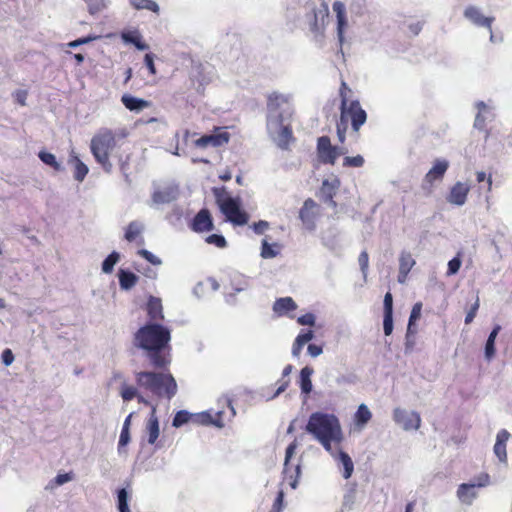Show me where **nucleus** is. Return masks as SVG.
<instances>
[{
    "instance_id": "1",
    "label": "nucleus",
    "mask_w": 512,
    "mask_h": 512,
    "mask_svg": "<svg viewBox=\"0 0 512 512\" xmlns=\"http://www.w3.org/2000/svg\"><path fill=\"white\" fill-rule=\"evenodd\" d=\"M170 341V331L159 324H148L135 335V344L149 352L148 356L155 367H164L169 360L160 354Z\"/></svg>"
},
{
    "instance_id": "2",
    "label": "nucleus",
    "mask_w": 512,
    "mask_h": 512,
    "mask_svg": "<svg viewBox=\"0 0 512 512\" xmlns=\"http://www.w3.org/2000/svg\"><path fill=\"white\" fill-rule=\"evenodd\" d=\"M306 431L317 439L326 451H332V443L340 444L343 435L338 418L333 414L314 412L310 415Z\"/></svg>"
},
{
    "instance_id": "3",
    "label": "nucleus",
    "mask_w": 512,
    "mask_h": 512,
    "mask_svg": "<svg viewBox=\"0 0 512 512\" xmlns=\"http://www.w3.org/2000/svg\"><path fill=\"white\" fill-rule=\"evenodd\" d=\"M140 389L150 392L159 398L172 399L177 393V383L169 373L142 371L135 374Z\"/></svg>"
},
{
    "instance_id": "4",
    "label": "nucleus",
    "mask_w": 512,
    "mask_h": 512,
    "mask_svg": "<svg viewBox=\"0 0 512 512\" xmlns=\"http://www.w3.org/2000/svg\"><path fill=\"white\" fill-rule=\"evenodd\" d=\"M353 92L342 80L339 88L340 119L337 128H360L367 119L366 111L361 107L358 100H350Z\"/></svg>"
},
{
    "instance_id": "5",
    "label": "nucleus",
    "mask_w": 512,
    "mask_h": 512,
    "mask_svg": "<svg viewBox=\"0 0 512 512\" xmlns=\"http://www.w3.org/2000/svg\"><path fill=\"white\" fill-rule=\"evenodd\" d=\"M268 117L276 128H291L294 109L288 95L273 92L267 100Z\"/></svg>"
},
{
    "instance_id": "6",
    "label": "nucleus",
    "mask_w": 512,
    "mask_h": 512,
    "mask_svg": "<svg viewBox=\"0 0 512 512\" xmlns=\"http://www.w3.org/2000/svg\"><path fill=\"white\" fill-rule=\"evenodd\" d=\"M117 146L115 135L109 130L95 136L91 140V152L98 163L109 172L112 164L109 161V156Z\"/></svg>"
},
{
    "instance_id": "7",
    "label": "nucleus",
    "mask_w": 512,
    "mask_h": 512,
    "mask_svg": "<svg viewBox=\"0 0 512 512\" xmlns=\"http://www.w3.org/2000/svg\"><path fill=\"white\" fill-rule=\"evenodd\" d=\"M490 477L487 473H481L472 483H462L457 490L459 500L466 504H471L476 498V488L485 487L489 484Z\"/></svg>"
},
{
    "instance_id": "8",
    "label": "nucleus",
    "mask_w": 512,
    "mask_h": 512,
    "mask_svg": "<svg viewBox=\"0 0 512 512\" xmlns=\"http://www.w3.org/2000/svg\"><path fill=\"white\" fill-rule=\"evenodd\" d=\"M319 216L320 206L312 198L306 199L299 210V219L303 227L308 231H314Z\"/></svg>"
},
{
    "instance_id": "9",
    "label": "nucleus",
    "mask_w": 512,
    "mask_h": 512,
    "mask_svg": "<svg viewBox=\"0 0 512 512\" xmlns=\"http://www.w3.org/2000/svg\"><path fill=\"white\" fill-rule=\"evenodd\" d=\"M343 152L331 144L330 138L322 136L317 141V157L320 163L334 165Z\"/></svg>"
},
{
    "instance_id": "10",
    "label": "nucleus",
    "mask_w": 512,
    "mask_h": 512,
    "mask_svg": "<svg viewBox=\"0 0 512 512\" xmlns=\"http://www.w3.org/2000/svg\"><path fill=\"white\" fill-rule=\"evenodd\" d=\"M340 186L341 181L337 176H333L331 179H324L317 196L322 202L328 204L331 208L336 209L338 204L334 198L337 195Z\"/></svg>"
},
{
    "instance_id": "11",
    "label": "nucleus",
    "mask_w": 512,
    "mask_h": 512,
    "mask_svg": "<svg viewBox=\"0 0 512 512\" xmlns=\"http://www.w3.org/2000/svg\"><path fill=\"white\" fill-rule=\"evenodd\" d=\"M297 449V441L294 440L292 443L288 445L285 453V461H284V474L285 477L289 480V484L292 488H296L298 478L300 476V465H291L290 460L295 454Z\"/></svg>"
},
{
    "instance_id": "12",
    "label": "nucleus",
    "mask_w": 512,
    "mask_h": 512,
    "mask_svg": "<svg viewBox=\"0 0 512 512\" xmlns=\"http://www.w3.org/2000/svg\"><path fill=\"white\" fill-rule=\"evenodd\" d=\"M220 211L225 215L226 219L233 223L234 225H245L249 220L248 214L241 209L240 204L237 199H233L220 209Z\"/></svg>"
},
{
    "instance_id": "13",
    "label": "nucleus",
    "mask_w": 512,
    "mask_h": 512,
    "mask_svg": "<svg viewBox=\"0 0 512 512\" xmlns=\"http://www.w3.org/2000/svg\"><path fill=\"white\" fill-rule=\"evenodd\" d=\"M449 167L446 160H436L433 167L426 173L422 187L428 192L435 181H441Z\"/></svg>"
},
{
    "instance_id": "14",
    "label": "nucleus",
    "mask_w": 512,
    "mask_h": 512,
    "mask_svg": "<svg viewBox=\"0 0 512 512\" xmlns=\"http://www.w3.org/2000/svg\"><path fill=\"white\" fill-rule=\"evenodd\" d=\"M395 422L400 424L405 430L418 429L421 424V418L418 413L410 412L396 408L393 413Z\"/></svg>"
},
{
    "instance_id": "15",
    "label": "nucleus",
    "mask_w": 512,
    "mask_h": 512,
    "mask_svg": "<svg viewBox=\"0 0 512 512\" xmlns=\"http://www.w3.org/2000/svg\"><path fill=\"white\" fill-rule=\"evenodd\" d=\"M477 114L474 121V128H485L488 125H492L495 120V113L493 108L480 101L476 104Z\"/></svg>"
},
{
    "instance_id": "16",
    "label": "nucleus",
    "mask_w": 512,
    "mask_h": 512,
    "mask_svg": "<svg viewBox=\"0 0 512 512\" xmlns=\"http://www.w3.org/2000/svg\"><path fill=\"white\" fill-rule=\"evenodd\" d=\"M179 192L177 186H167L162 189L155 190L152 195L151 206L168 204L178 198Z\"/></svg>"
},
{
    "instance_id": "17",
    "label": "nucleus",
    "mask_w": 512,
    "mask_h": 512,
    "mask_svg": "<svg viewBox=\"0 0 512 512\" xmlns=\"http://www.w3.org/2000/svg\"><path fill=\"white\" fill-rule=\"evenodd\" d=\"M470 187L462 182L455 183L447 196V201L451 204L462 206L467 200Z\"/></svg>"
},
{
    "instance_id": "18",
    "label": "nucleus",
    "mask_w": 512,
    "mask_h": 512,
    "mask_svg": "<svg viewBox=\"0 0 512 512\" xmlns=\"http://www.w3.org/2000/svg\"><path fill=\"white\" fill-rule=\"evenodd\" d=\"M333 11L336 13L337 18V35L340 45L344 42V31L348 25L346 18V8L344 3L341 1H335L333 3Z\"/></svg>"
},
{
    "instance_id": "19",
    "label": "nucleus",
    "mask_w": 512,
    "mask_h": 512,
    "mask_svg": "<svg viewBox=\"0 0 512 512\" xmlns=\"http://www.w3.org/2000/svg\"><path fill=\"white\" fill-rule=\"evenodd\" d=\"M229 140L227 133L205 135L195 140V145L200 148L219 147Z\"/></svg>"
},
{
    "instance_id": "20",
    "label": "nucleus",
    "mask_w": 512,
    "mask_h": 512,
    "mask_svg": "<svg viewBox=\"0 0 512 512\" xmlns=\"http://www.w3.org/2000/svg\"><path fill=\"white\" fill-rule=\"evenodd\" d=\"M416 264L410 252L403 251L399 257V273L398 282L403 284L406 282L407 277L411 269Z\"/></svg>"
},
{
    "instance_id": "21",
    "label": "nucleus",
    "mask_w": 512,
    "mask_h": 512,
    "mask_svg": "<svg viewBox=\"0 0 512 512\" xmlns=\"http://www.w3.org/2000/svg\"><path fill=\"white\" fill-rule=\"evenodd\" d=\"M464 16L475 25L486 27L491 30L494 18L483 16L478 8L474 6H468L464 11Z\"/></svg>"
},
{
    "instance_id": "22",
    "label": "nucleus",
    "mask_w": 512,
    "mask_h": 512,
    "mask_svg": "<svg viewBox=\"0 0 512 512\" xmlns=\"http://www.w3.org/2000/svg\"><path fill=\"white\" fill-rule=\"evenodd\" d=\"M192 229L196 232H204L213 229L210 213L206 209L200 210L193 219Z\"/></svg>"
},
{
    "instance_id": "23",
    "label": "nucleus",
    "mask_w": 512,
    "mask_h": 512,
    "mask_svg": "<svg viewBox=\"0 0 512 512\" xmlns=\"http://www.w3.org/2000/svg\"><path fill=\"white\" fill-rule=\"evenodd\" d=\"M282 245L274 241L272 236L266 235L262 239L261 256L263 258H273L280 254Z\"/></svg>"
},
{
    "instance_id": "24",
    "label": "nucleus",
    "mask_w": 512,
    "mask_h": 512,
    "mask_svg": "<svg viewBox=\"0 0 512 512\" xmlns=\"http://www.w3.org/2000/svg\"><path fill=\"white\" fill-rule=\"evenodd\" d=\"M510 433L502 429L498 432L496 437V443L494 445V453L501 462L507 461L506 444L509 440Z\"/></svg>"
},
{
    "instance_id": "25",
    "label": "nucleus",
    "mask_w": 512,
    "mask_h": 512,
    "mask_svg": "<svg viewBox=\"0 0 512 512\" xmlns=\"http://www.w3.org/2000/svg\"><path fill=\"white\" fill-rule=\"evenodd\" d=\"M121 102L128 110L133 112H140L150 106L149 101L132 96L130 94H124L121 97Z\"/></svg>"
},
{
    "instance_id": "26",
    "label": "nucleus",
    "mask_w": 512,
    "mask_h": 512,
    "mask_svg": "<svg viewBox=\"0 0 512 512\" xmlns=\"http://www.w3.org/2000/svg\"><path fill=\"white\" fill-rule=\"evenodd\" d=\"M146 433L148 435V443L154 444L156 440L159 437L160 434V428H159V421L156 416V408L155 406L152 407V411L150 414V417L146 424Z\"/></svg>"
},
{
    "instance_id": "27",
    "label": "nucleus",
    "mask_w": 512,
    "mask_h": 512,
    "mask_svg": "<svg viewBox=\"0 0 512 512\" xmlns=\"http://www.w3.org/2000/svg\"><path fill=\"white\" fill-rule=\"evenodd\" d=\"M296 309L297 304L291 297L279 298L273 305L274 312L279 316L288 315L290 312H293Z\"/></svg>"
},
{
    "instance_id": "28",
    "label": "nucleus",
    "mask_w": 512,
    "mask_h": 512,
    "mask_svg": "<svg viewBox=\"0 0 512 512\" xmlns=\"http://www.w3.org/2000/svg\"><path fill=\"white\" fill-rule=\"evenodd\" d=\"M68 163L74 166V178L77 181L82 182L89 171L86 164H84L73 151L70 154Z\"/></svg>"
},
{
    "instance_id": "29",
    "label": "nucleus",
    "mask_w": 512,
    "mask_h": 512,
    "mask_svg": "<svg viewBox=\"0 0 512 512\" xmlns=\"http://www.w3.org/2000/svg\"><path fill=\"white\" fill-rule=\"evenodd\" d=\"M121 37L125 43L133 44L140 51L149 49V46L142 41V37L137 31L123 32Z\"/></svg>"
},
{
    "instance_id": "30",
    "label": "nucleus",
    "mask_w": 512,
    "mask_h": 512,
    "mask_svg": "<svg viewBox=\"0 0 512 512\" xmlns=\"http://www.w3.org/2000/svg\"><path fill=\"white\" fill-rule=\"evenodd\" d=\"M119 284L122 290H130L138 282V276L130 271L123 269L119 270L118 273Z\"/></svg>"
},
{
    "instance_id": "31",
    "label": "nucleus",
    "mask_w": 512,
    "mask_h": 512,
    "mask_svg": "<svg viewBox=\"0 0 512 512\" xmlns=\"http://www.w3.org/2000/svg\"><path fill=\"white\" fill-rule=\"evenodd\" d=\"M148 314L152 320L163 319L162 302L160 298L151 296L147 304Z\"/></svg>"
},
{
    "instance_id": "32",
    "label": "nucleus",
    "mask_w": 512,
    "mask_h": 512,
    "mask_svg": "<svg viewBox=\"0 0 512 512\" xmlns=\"http://www.w3.org/2000/svg\"><path fill=\"white\" fill-rule=\"evenodd\" d=\"M314 370L313 368L306 366L301 369L300 371V379L299 384L302 393L309 394L312 391V381L311 376L313 374Z\"/></svg>"
},
{
    "instance_id": "33",
    "label": "nucleus",
    "mask_w": 512,
    "mask_h": 512,
    "mask_svg": "<svg viewBox=\"0 0 512 512\" xmlns=\"http://www.w3.org/2000/svg\"><path fill=\"white\" fill-rule=\"evenodd\" d=\"M338 460L343 466L342 475H343L344 479H349L352 476V473L354 471V464H353L351 457L346 452L340 451Z\"/></svg>"
},
{
    "instance_id": "34",
    "label": "nucleus",
    "mask_w": 512,
    "mask_h": 512,
    "mask_svg": "<svg viewBox=\"0 0 512 512\" xmlns=\"http://www.w3.org/2000/svg\"><path fill=\"white\" fill-rule=\"evenodd\" d=\"M372 418V413L369 410V408L365 404L359 405L355 415H354V422L358 426H364L366 425Z\"/></svg>"
},
{
    "instance_id": "35",
    "label": "nucleus",
    "mask_w": 512,
    "mask_h": 512,
    "mask_svg": "<svg viewBox=\"0 0 512 512\" xmlns=\"http://www.w3.org/2000/svg\"><path fill=\"white\" fill-rule=\"evenodd\" d=\"M130 5L136 10H149L154 13H159V5L154 0H129Z\"/></svg>"
},
{
    "instance_id": "36",
    "label": "nucleus",
    "mask_w": 512,
    "mask_h": 512,
    "mask_svg": "<svg viewBox=\"0 0 512 512\" xmlns=\"http://www.w3.org/2000/svg\"><path fill=\"white\" fill-rule=\"evenodd\" d=\"M501 327L496 325L488 336L485 345V355L488 359L492 358L495 354V339L500 331Z\"/></svg>"
},
{
    "instance_id": "37",
    "label": "nucleus",
    "mask_w": 512,
    "mask_h": 512,
    "mask_svg": "<svg viewBox=\"0 0 512 512\" xmlns=\"http://www.w3.org/2000/svg\"><path fill=\"white\" fill-rule=\"evenodd\" d=\"M131 418H132V413L127 416V418L125 419V421L123 423L122 431H121L120 438H119V446H118L119 453H121L122 447L127 445L130 441L129 428H130V424H131Z\"/></svg>"
},
{
    "instance_id": "38",
    "label": "nucleus",
    "mask_w": 512,
    "mask_h": 512,
    "mask_svg": "<svg viewBox=\"0 0 512 512\" xmlns=\"http://www.w3.org/2000/svg\"><path fill=\"white\" fill-rule=\"evenodd\" d=\"M213 195L220 209L234 199L225 187L213 188Z\"/></svg>"
},
{
    "instance_id": "39",
    "label": "nucleus",
    "mask_w": 512,
    "mask_h": 512,
    "mask_svg": "<svg viewBox=\"0 0 512 512\" xmlns=\"http://www.w3.org/2000/svg\"><path fill=\"white\" fill-rule=\"evenodd\" d=\"M119 260H120V254L116 251H113L103 261L102 272L105 274H110L113 271L114 266L118 263Z\"/></svg>"
},
{
    "instance_id": "40",
    "label": "nucleus",
    "mask_w": 512,
    "mask_h": 512,
    "mask_svg": "<svg viewBox=\"0 0 512 512\" xmlns=\"http://www.w3.org/2000/svg\"><path fill=\"white\" fill-rule=\"evenodd\" d=\"M143 228L144 226L140 222H131L127 227L125 239L129 242L134 241L137 238V236H139L140 233L143 231Z\"/></svg>"
},
{
    "instance_id": "41",
    "label": "nucleus",
    "mask_w": 512,
    "mask_h": 512,
    "mask_svg": "<svg viewBox=\"0 0 512 512\" xmlns=\"http://www.w3.org/2000/svg\"><path fill=\"white\" fill-rule=\"evenodd\" d=\"M38 156L43 163L52 167L54 170H56V171L62 170V166L56 160V157L54 154L46 152V151H40Z\"/></svg>"
},
{
    "instance_id": "42",
    "label": "nucleus",
    "mask_w": 512,
    "mask_h": 512,
    "mask_svg": "<svg viewBox=\"0 0 512 512\" xmlns=\"http://www.w3.org/2000/svg\"><path fill=\"white\" fill-rule=\"evenodd\" d=\"M276 140L280 148L287 149L294 141L292 130H279Z\"/></svg>"
},
{
    "instance_id": "43",
    "label": "nucleus",
    "mask_w": 512,
    "mask_h": 512,
    "mask_svg": "<svg viewBox=\"0 0 512 512\" xmlns=\"http://www.w3.org/2000/svg\"><path fill=\"white\" fill-rule=\"evenodd\" d=\"M220 414L221 413H217V418H220ZM196 420L197 422L201 423V424H204V425H209V424H213V425H216L218 427H222L223 424L219 421V419H213L211 414L208 413V412H202L200 414H198L196 416Z\"/></svg>"
},
{
    "instance_id": "44",
    "label": "nucleus",
    "mask_w": 512,
    "mask_h": 512,
    "mask_svg": "<svg viewBox=\"0 0 512 512\" xmlns=\"http://www.w3.org/2000/svg\"><path fill=\"white\" fill-rule=\"evenodd\" d=\"M329 16V7L326 1L322 0L320 8L317 11H314V20L315 25H317L318 21H321V23H324V21Z\"/></svg>"
},
{
    "instance_id": "45",
    "label": "nucleus",
    "mask_w": 512,
    "mask_h": 512,
    "mask_svg": "<svg viewBox=\"0 0 512 512\" xmlns=\"http://www.w3.org/2000/svg\"><path fill=\"white\" fill-rule=\"evenodd\" d=\"M292 365H287L284 369H283V372H282V376L283 378L280 380V385L278 386L277 388V391L275 393V395H279L280 393L284 392L286 390V388L288 387L289 385V380L286 379L289 374L291 373L292 371Z\"/></svg>"
},
{
    "instance_id": "46",
    "label": "nucleus",
    "mask_w": 512,
    "mask_h": 512,
    "mask_svg": "<svg viewBox=\"0 0 512 512\" xmlns=\"http://www.w3.org/2000/svg\"><path fill=\"white\" fill-rule=\"evenodd\" d=\"M365 163L364 158L361 155L347 156L343 160V166L345 167H362Z\"/></svg>"
},
{
    "instance_id": "47",
    "label": "nucleus",
    "mask_w": 512,
    "mask_h": 512,
    "mask_svg": "<svg viewBox=\"0 0 512 512\" xmlns=\"http://www.w3.org/2000/svg\"><path fill=\"white\" fill-rule=\"evenodd\" d=\"M91 15L97 14L106 7L105 0H86Z\"/></svg>"
},
{
    "instance_id": "48",
    "label": "nucleus",
    "mask_w": 512,
    "mask_h": 512,
    "mask_svg": "<svg viewBox=\"0 0 512 512\" xmlns=\"http://www.w3.org/2000/svg\"><path fill=\"white\" fill-rule=\"evenodd\" d=\"M118 510L119 512H130L128 507V494L125 489L118 492Z\"/></svg>"
},
{
    "instance_id": "49",
    "label": "nucleus",
    "mask_w": 512,
    "mask_h": 512,
    "mask_svg": "<svg viewBox=\"0 0 512 512\" xmlns=\"http://www.w3.org/2000/svg\"><path fill=\"white\" fill-rule=\"evenodd\" d=\"M206 243L210 245H214L218 248H225L227 246L226 239L219 234H212L206 237L205 239Z\"/></svg>"
},
{
    "instance_id": "50",
    "label": "nucleus",
    "mask_w": 512,
    "mask_h": 512,
    "mask_svg": "<svg viewBox=\"0 0 512 512\" xmlns=\"http://www.w3.org/2000/svg\"><path fill=\"white\" fill-rule=\"evenodd\" d=\"M120 394L124 401H130L137 396L138 391L133 386L123 384Z\"/></svg>"
},
{
    "instance_id": "51",
    "label": "nucleus",
    "mask_w": 512,
    "mask_h": 512,
    "mask_svg": "<svg viewBox=\"0 0 512 512\" xmlns=\"http://www.w3.org/2000/svg\"><path fill=\"white\" fill-rule=\"evenodd\" d=\"M191 415L187 411H179L176 413L175 417L173 418L172 425L176 428L182 426L183 424L187 423L190 419Z\"/></svg>"
},
{
    "instance_id": "52",
    "label": "nucleus",
    "mask_w": 512,
    "mask_h": 512,
    "mask_svg": "<svg viewBox=\"0 0 512 512\" xmlns=\"http://www.w3.org/2000/svg\"><path fill=\"white\" fill-rule=\"evenodd\" d=\"M97 38H98V36H92V35H89V36H86V37H81V38H78V39H76L74 41H71V42L67 43V46L69 48H77L80 45L90 43V42L96 40Z\"/></svg>"
},
{
    "instance_id": "53",
    "label": "nucleus",
    "mask_w": 512,
    "mask_h": 512,
    "mask_svg": "<svg viewBox=\"0 0 512 512\" xmlns=\"http://www.w3.org/2000/svg\"><path fill=\"white\" fill-rule=\"evenodd\" d=\"M12 96L14 98V101L16 103H18L19 105H21V106L26 105V100H27V96H28L27 90L18 89L15 92H13Z\"/></svg>"
},
{
    "instance_id": "54",
    "label": "nucleus",
    "mask_w": 512,
    "mask_h": 512,
    "mask_svg": "<svg viewBox=\"0 0 512 512\" xmlns=\"http://www.w3.org/2000/svg\"><path fill=\"white\" fill-rule=\"evenodd\" d=\"M383 330L386 336H389L393 331V314H384Z\"/></svg>"
},
{
    "instance_id": "55",
    "label": "nucleus",
    "mask_w": 512,
    "mask_h": 512,
    "mask_svg": "<svg viewBox=\"0 0 512 512\" xmlns=\"http://www.w3.org/2000/svg\"><path fill=\"white\" fill-rule=\"evenodd\" d=\"M422 304L420 302L414 304L409 317L408 329L411 328L414 321H416L421 315Z\"/></svg>"
},
{
    "instance_id": "56",
    "label": "nucleus",
    "mask_w": 512,
    "mask_h": 512,
    "mask_svg": "<svg viewBox=\"0 0 512 512\" xmlns=\"http://www.w3.org/2000/svg\"><path fill=\"white\" fill-rule=\"evenodd\" d=\"M478 309H479V298L476 297L474 304L471 306V308L469 309V311L466 314L465 324H470L474 320Z\"/></svg>"
},
{
    "instance_id": "57",
    "label": "nucleus",
    "mask_w": 512,
    "mask_h": 512,
    "mask_svg": "<svg viewBox=\"0 0 512 512\" xmlns=\"http://www.w3.org/2000/svg\"><path fill=\"white\" fill-rule=\"evenodd\" d=\"M460 267H461V260H460V258L459 257H454L453 259H451L448 262L447 274L448 275L456 274L459 271Z\"/></svg>"
},
{
    "instance_id": "58",
    "label": "nucleus",
    "mask_w": 512,
    "mask_h": 512,
    "mask_svg": "<svg viewBox=\"0 0 512 512\" xmlns=\"http://www.w3.org/2000/svg\"><path fill=\"white\" fill-rule=\"evenodd\" d=\"M283 500H284V493L283 491H279L277 493V496L273 502L272 509L270 512H281L283 509Z\"/></svg>"
},
{
    "instance_id": "59",
    "label": "nucleus",
    "mask_w": 512,
    "mask_h": 512,
    "mask_svg": "<svg viewBox=\"0 0 512 512\" xmlns=\"http://www.w3.org/2000/svg\"><path fill=\"white\" fill-rule=\"evenodd\" d=\"M139 254L144 257L148 262H150L151 264L153 265H160L162 263V261L160 260V258H158L157 256H155L153 253H151L150 251L148 250H145V249H142L139 251Z\"/></svg>"
},
{
    "instance_id": "60",
    "label": "nucleus",
    "mask_w": 512,
    "mask_h": 512,
    "mask_svg": "<svg viewBox=\"0 0 512 512\" xmlns=\"http://www.w3.org/2000/svg\"><path fill=\"white\" fill-rule=\"evenodd\" d=\"M384 314H393V297L390 292L384 296Z\"/></svg>"
},
{
    "instance_id": "61",
    "label": "nucleus",
    "mask_w": 512,
    "mask_h": 512,
    "mask_svg": "<svg viewBox=\"0 0 512 512\" xmlns=\"http://www.w3.org/2000/svg\"><path fill=\"white\" fill-rule=\"evenodd\" d=\"M297 322L300 325L313 326L315 324V316L312 313H306V314L298 317Z\"/></svg>"
},
{
    "instance_id": "62",
    "label": "nucleus",
    "mask_w": 512,
    "mask_h": 512,
    "mask_svg": "<svg viewBox=\"0 0 512 512\" xmlns=\"http://www.w3.org/2000/svg\"><path fill=\"white\" fill-rule=\"evenodd\" d=\"M2 363L5 366H10L14 361V355L10 349H5L1 355Z\"/></svg>"
},
{
    "instance_id": "63",
    "label": "nucleus",
    "mask_w": 512,
    "mask_h": 512,
    "mask_svg": "<svg viewBox=\"0 0 512 512\" xmlns=\"http://www.w3.org/2000/svg\"><path fill=\"white\" fill-rule=\"evenodd\" d=\"M358 262L361 267V270L365 272L368 268L369 264V255L366 251H362L358 257Z\"/></svg>"
},
{
    "instance_id": "64",
    "label": "nucleus",
    "mask_w": 512,
    "mask_h": 512,
    "mask_svg": "<svg viewBox=\"0 0 512 512\" xmlns=\"http://www.w3.org/2000/svg\"><path fill=\"white\" fill-rule=\"evenodd\" d=\"M314 334H313V331L311 330H308L306 332H301L297 337H296V340H298L300 343H302L303 345H305L306 343H308L310 340H312Z\"/></svg>"
}]
</instances>
